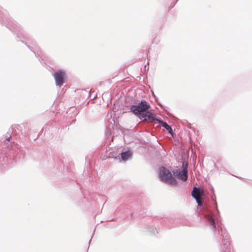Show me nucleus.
I'll return each mask as SVG.
<instances>
[{"label": "nucleus", "instance_id": "1", "mask_svg": "<svg viewBox=\"0 0 252 252\" xmlns=\"http://www.w3.org/2000/svg\"><path fill=\"white\" fill-rule=\"evenodd\" d=\"M150 106L145 101H142L137 105H132L130 107V110L133 114L138 116L140 119H143L145 121L152 122L157 121L158 119L155 118L154 115L147 110Z\"/></svg>", "mask_w": 252, "mask_h": 252}, {"label": "nucleus", "instance_id": "2", "mask_svg": "<svg viewBox=\"0 0 252 252\" xmlns=\"http://www.w3.org/2000/svg\"><path fill=\"white\" fill-rule=\"evenodd\" d=\"M158 177L160 180L171 186H176L178 184L177 180L173 176L171 171L164 166L158 169Z\"/></svg>", "mask_w": 252, "mask_h": 252}, {"label": "nucleus", "instance_id": "3", "mask_svg": "<svg viewBox=\"0 0 252 252\" xmlns=\"http://www.w3.org/2000/svg\"><path fill=\"white\" fill-rule=\"evenodd\" d=\"M56 84L57 86H61L64 83V80L66 78L65 72L62 70H59L54 74Z\"/></svg>", "mask_w": 252, "mask_h": 252}, {"label": "nucleus", "instance_id": "4", "mask_svg": "<svg viewBox=\"0 0 252 252\" xmlns=\"http://www.w3.org/2000/svg\"><path fill=\"white\" fill-rule=\"evenodd\" d=\"M188 164H186V167L182 171H178V170H174L173 171V173L175 176L177 177L178 179H181L184 181H186L188 178V170L187 166Z\"/></svg>", "mask_w": 252, "mask_h": 252}, {"label": "nucleus", "instance_id": "5", "mask_svg": "<svg viewBox=\"0 0 252 252\" xmlns=\"http://www.w3.org/2000/svg\"><path fill=\"white\" fill-rule=\"evenodd\" d=\"M203 190L201 191L195 187L193 188L191 192L192 196L195 199L199 206L202 205V197L201 196L203 195Z\"/></svg>", "mask_w": 252, "mask_h": 252}, {"label": "nucleus", "instance_id": "6", "mask_svg": "<svg viewBox=\"0 0 252 252\" xmlns=\"http://www.w3.org/2000/svg\"><path fill=\"white\" fill-rule=\"evenodd\" d=\"M157 120L158 123L161 124L162 126L166 129V130L169 132V133H172V128L168 125H167V123H166L165 122H163V121L159 120Z\"/></svg>", "mask_w": 252, "mask_h": 252}, {"label": "nucleus", "instance_id": "7", "mask_svg": "<svg viewBox=\"0 0 252 252\" xmlns=\"http://www.w3.org/2000/svg\"><path fill=\"white\" fill-rule=\"evenodd\" d=\"M131 156V153L128 151L125 152H123L121 154V158L123 160H126Z\"/></svg>", "mask_w": 252, "mask_h": 252}, {"label": "nucleus", "instance_id": "8", "mask_svg": "<svg viewBox=\"0 0 252 252\" xmlns=\"http://www.w3.org/2000/svg\"><path fill=\"white\" fill-rule=\"evenodd\" d=\"M206 219L209 221L210 224L213 227V228H215V221L214 220L210 215H207L206 216Z\"/></svg>", "mask_w": 252, "mask_h": 252}]
</instances>
